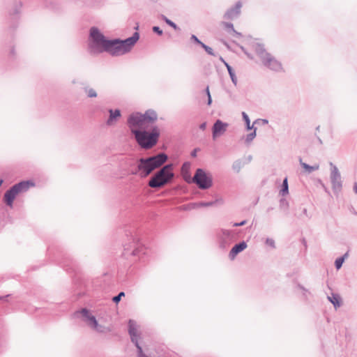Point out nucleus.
<instances>
[{"instance_id": "ea45409f", "label": "nucleus", "mask_w": 357, "mask_h": 357, "mask_svg": "<svg viewBox=\"0 0 357 357\" xmlns=\"http://www.w3.org/2000/svg\"><path fill=\"white\" fill-rule=\"evenodd\" d=\"M212 204L211 203H202L200 204L201 206H211Z\"/></svg>"}, {"instance_id": "9d476101", "label": "nucleus", "mask_w": 357, "mask_h": 357, "mask_svg": "<svg viewBox=\"0 0 357 357\" xmlns=\"http://www.w3.org/2000/svg\"><path fill=\"white\" fill-rule=\"evenodd\" d=\"M109 117L106 121V125L107 126H113L116 124L118 119L121 116V113L120 109H109Z\"/></svg>"}, {"instance_id": "cd10ccee", "label": "nucleus", "mask_w": 357, "mask_h": 357, "mask_svg": "<svg viewBox=\"0 0 357 357\" xmlns=\"http://www.w3.org/2000/svg\"><path fill=\"white\" fill-rule=\"evenodd\" d=\"M228 72H229V74L231 78V80L232 82L236 84V77L235 76V74L231 68V66H228Z\"/></svg>"}, {"instance_id": "412c9836", "label": "nucleus", "mask_w": 357, "mask_h": 357, "mask_svg": "<svg viewBox=\"0 0 357 357\" xmlns=\"http://www.w3.org/2000/svg\"><path fill=\"white\" fill-rule=\"evenodd\" d=\"M280 193L282 196H285L289 193L287 178L284 179Z\"/></svg>"}, {"instance_id": "4be33fe9", "label": "nucleus", "mask_w": 357, "mask_h": 357, "mask_svg": "<svg viewBox=\"0 0 357 357\" xmlns=\"http://www.w3.org/2000/svg\"><path fill=\"white\" fill-rule=\"evenodd\" d=\"M128 124L130 132L134 135V113H131L128 118Z\"/></svg>"}, {"instance_id": "72a5a7b5", "label": "nucleus", "mask_w": 357, "mask_h": 357, "mask_svg": "<svg viewBox=\"0 0 357 357\" xmlns=\"http://www.w3.org/2000/svg\"><path fill=\"white\" fill-rule=\"evenodd\" d=\"M206 92H207V95H208V104L211 105V95H210L208 87H207V89H206Z\"/></svg>"}, {"instance_id": "473e14b6", "label": "nucleus", "mask_w": 357, "mask_h": 357, "mask_svg": "<svg viewBox=\"0 0 357 357\" xmlns=\"http://www.w3.org/2000/svg\"><path fill=\"white\" fill-rule=\"evenodd\" d=\"M153 31L154 32L157 33L159 35H162V31L158 26H153Z\"/></svg>"}, {"instance_id": "4c0bfd02", "label": "nucleus", "mask_w": 357, "mask_h": 357, "mask_svg": "<svg viewBox=\"0 0 357 357\" xmlns=\"http://www.w3.org/2000/svg\"><path fill=\"white\" fill-rule=\"evenodd\" d=\"M128 174H134V169L133 167H130V168L128 170Z\"/></svg>"}, {"instance_id": "20e7f679", "label": "nucleus", "mask_w": 357, "mask_h": 357, "mask_svg": "<svg viewBox=\"0 0 357 357\" xmlns=\"http://www.w3.org/2000/svg\"><path fill=\"white\" fill-rule=\"evenodd\" d=\"M160 136V130L154 128L151 132L147 131H135V139L139 144L145 149H150L156 144Z\"/></svg>"}, {"instance_id": "39448f33", "label": "nucleus", "mask_w": 357, "mask_h": 357, "mask_svg": "<svg viewBox=\"0 0 357 357\" xmlns=\"http://www.w3.org/2000/svg\"><path fill=\"white\" fill-rule=\"evenodd\" d=\"M173 176L172 165H167L149 181V185L151 188H160L169 183Z\"/></svg>"}, {"instance_id": "0eeeda50", "label": "nucleus", "mask_w": 357, "mask_h": 357, "mask_svg": "<svg viewBox=\"0 0 357 357\" xmlns=\"http://www.w3.org/2000/svg\"><path fill=\"white\" fill-rule=\"evenodd\" d=\"M257 55L261 63L269 69L275 71L282 70V63L266 50L259 47L257 50Z\"/></svg>"}, {"instance_id": "7c9ffc66", "label": "nucleus", "mask_w": 357, "mask_h": 357, "mask_svg": "<svg viewBox=\"0 0 357 357\" xmlns=\"http://www.w3.org/2000/svg\"><path fill=\"white\" fill-rule=\"evenodd\" d=\"M242 114H243V119H244V120H245V121L246 123L247 128L249 129V130L251 129L252 127H250V121L248 116L245 112H243Z\"/></svg>"}, {"instance_id": "a18cd8bd", "label": "nucleus", "mask_w": 357, "mask_h": 357, "mask_svg": "<svg viewBox=\"0 0 357 357\" xmlns=\"http://www.w3.org/2000/svg\"><path fill=\"white\" fill-rule=\"evenodd\" d=\"M3 182V179H0V187L1 186Z\"/></svg>"}, {"instance_id": "2f4dec72", "label": "nucleus", "mask_w": 357, "mask_h": 357, "mask_svg": "<svg viewBox=\"0 0 357 357\" xmlns=\"http://www.w3.org/2000/svg\"><path fill=\"white\" fill-rule=\"evenodd\" d=\"M256 136V132H255V130L250 134L248 135L247 137H246V142H250Z\"/></svg>"}, {"instance_id": "e433bc0d", "label": "nucleus", "mask_w": 357, "mask_h": 357, "mask_svg": "<svg viewBox=\"0 0 357 357\" xmlns=\"http://www.w3.org/2000/svg\"><path fill=\"white\" fill-rule=\"evenodd\" d=\"M244 224H245V221H243V222H239V223H235V224L234 225V226H235V227H237V226H241V225H243Z\"/></svg>"}, {"instance_id": "37998d69", "label": "nucleus", "mask_w": 357, "mask_h": 357, "mask_svg": "<svg viewBox=\"0 0 357 357\" xmlns=\"http://www.w3.org/2000/svg\"><path fill=\"white\" fill-rule=\"evenodd\" d=\"M10 54H15V52H14V49H13V48L10 50Z\"/></svg>"}, {"instance_id": "1a4fd4ad", "label": "nucleus", "mask_w": 357, "mask_h": 357, "mask_svg": "<svg viewBox=\"0 0 357 357\" xmlns=\"http://www.w3.org/2000/svg\"><path fill=\"white\" fill-rule=\"evenodd\" d=\"M228 124L223 123L220 120H218L213 127V139L222 135L227 130Z\"/></svg>"}, {"instance_id": "bb28decb", "label": "nucleus", "mask_w": 357, "mask_h": 357, "mask_svg": "<svg viewBox=\"0 0 357 357\" xmlns=\"http://www.w3.org/2000/svg\"><path fill=\"white\" fill-rule=\"evenodd\" d=\"M125 296V293L123 291H121L118 295H116L112 298V301L114 303H118L121 301L122 296Z\"/></svg>"}, {"instance_id": "a19ab883", "label": "nucleus", "mask_w": 357, "mask_h": 357, "mask_svg": "<svg viewBox=\"0 0 357 357\" xmlns=\"http://www.w3.org/2000/svg\"><path fill=\"white\" fill-rule=\"evenodd\" d=\"M138 38H139V36H138L137 33H135V42L138 40Z\"/></svg>"}, {"instance_id": "7ed1b4c3", "label": "nucleus", "mask_w": 357, "mask_h": 357, "mask_svg": "<svg viewBox=\"0 0 357 357\" xmlns=\"http://www.w3.org/2000/svg\"><path fill=\"white\" fill-rule=\"evenodd\" d=\"M35 186V183L31 181H22L13 185L4 194L3 201L6 204L13 207V202L16 196L21 192H26L31 187Z\"/></svg>"}, {"instance_id": "f704fd0d", "label": "nucleus", "mask_w": 357, "mask_h": 357, "mask_svg": "<svg viewBox=\"0 0 357 357\" xmlns=\"http://www.w3.org/2000/svg\"><path fill=\"white\" fill-rule=\"evenodd\" d=\"M266 243H267V244H268V245H271V246H273V243H274V242H273V240H268H268L266 241Z\"/></svg>"}, {"instance_id": "09e8293b", "label": "nucleus", "mask_w": 357, "mask_h": 357, "mask_svg": "<svg viewBox=\"0 0 357 357\" xmlns=\"http://www.w3.org/2000/svg\"><path fill=\"white\" fill-rule=\"evenodd\" d=\"M356 192H357V186H355Z\"/></svg>"}, {"instance_id": "8fccbe9b", "label": "nucleus", "mask_w": 357, "mask_h": 357, "mask_svg": "<svg viewBox=\"0 0 357 357\" xmlns=\"http://www.w3.org/2000/svg\"><path fill=\"white\" fill-rule=\"evenodd\" d=\"M1 298H2V297H1V296H0V300H1Z\"/></svg>"}, {"instance_id": "de8ad7c7", "label": "nucleus", "mask_w": 357, "mask_h": 357, "mask_svg": "<svg viewBox=\"0 0 357 357\" xmlns=\"http://www.w3.org/2000/svg\"><path fill=\"white\" fill-rule=\"evenodd\" d=\"M3 182V179H0V187L1 186Z\"/></svg>"}, {"instance_id": "c9c22d12", "label": "nucleus", "mask_w": 357, "mask_h": 357, "mask_svg": "<svg viewBox=\"0 0 357 357\" xmlns=\"http://www.w3.org/2000/svg\"><path fill=\"white\" fill-rule=\"evenodd\" d=\"M192 38H194V39H195V40L197 43H199L200 45H201V43H202V42H201V41H200V40H199L196 36H192Z\"/></svg>"}, {"instance_id": "423d86ee", "label": "nucleus", "mask_w": 357, "mask_h": 357, "mask_svg": "<svg viewBox=\"0 0 357 357\" xmlns=\"http://www.w3.org/2000/svg\"><path fill=\"white\" fill-rule=\"evenodd\" d=\"M122 231L126 239L123 240V251L122 255L124 258L128 259L134 255V245L132 237V226L131 224L123 222L121 227Z\"/></svg>"}, {"instance_id": "4468645a", "label": "nucleus", "mask_w": 357, "mask_h": 357, "mask_svg": "<svg viewBox=\"0 0 357 357\" xmlns=\"http://www.w3.org/2000/svg\"><path fill=\"white\" fill-rule=\"evenodd\" d=\"M247 248V244L242 242L239 244L235 245L231 250L229 256L231 260L234 259L236 256Z\"/></svg>"}, {"instance_id": "c85d7f7f", "label": "nucleus", "mask_w": 357, "mask_h": 357, "mask_svg": "<svg viewBox=\"0 0 357 357\" xmlns=\"http://www.w3.org/2000/svg\"><path fill=\"white\" fill-rule=\"evenodd\" d=\"M201 46L206 50V52L211 55H214L213 51L211 47L206 45L204 43H201Z\"/></svg>"}, {"instance_id": "49530a36", "label": "nucleus", "mask_w": 357, "mask_h": 357, "mask_svg": "<svg viewBox=\"0 0 357 357\" xmlns=\"http://www.w3.org/2000/svg\"><path fill=\"white\" fill-rule=\"evenodd\" d=\"M3 182V179H0V187L1 186Z\"/></svg>"}, {"instance_id": "5701e85b", "label": "nucleus", "mask_w": 357, "mask_h": 357, "mask_svg": "<svg viewBox=\"0 0 357 357\" xmlns=\"http://www.w3.org/2000/svg\"><path fill=\"white\" fill-rule=\"evenodd\" d=\"M128 333L130 337V340L134 342V322L132 319L128 321Z\"/></svg>"}, {"instance_id": "6e6552de", "label": "nucleus", "mask_w": 357, "mask_h": 357, "mask_svg": "<svg viewBox=\"0 0 357 357\" xmlns=\"http://www.w3.org/2000/svg\"><path fill=\"white\" fill-rule=\"evenodd\" d=\"M192 181L195 182L199 188L207 189L211 186V178L202 169H198Z\"/></svg>"}, {"instance_id": "c03bdc74", "label": "nucleus", "mask_w": 357, "mask_h": 357, "mask_svg": "<svg viewBox=\"0 0 357 357\" xmlns=\"http://www.w3.org/2000/svg\"><path fill=\"white\" fill-rule=\"evenodd\" d=\"M3 182V179H0V187L1 186Z\"/></svg>"}, {"instance_id": "a878e982", "label": "nucleus", "mask_w": 357, "mask_h": 357, "mask_svg": "<svg viewBox=\"0 0 357 357\" xmlns=\"http://www.w3.org/2000/svg\"><path fill=\"white\" fill-rule=\"evenodd\" d=\"M22 6V4L21 2H20L18 5H16L14 7L12 12L10 13V15H18L20 13Z\"/></svg>"}, {"instance_id": "9b49d317", "label": "nucleus", "mask_w": 357, "mask_h": 357, "mask_svg": "<svg viewBox=\"0 0 357 357\" xmlns=\"http://www.w3.org/2000/svg\"><path fill=\"white\" fill-rule=\"evenodd\" d=\"M157 119V115L154 112H147L144 115L135 114V123L139 121L153 122Z\"/></svg>"}, {"instance_id": "6ab92c4d", "label": "nucleus", "mask_w": 357, "mask_h": 357, "mask_svg": "<svg viewBox=\"0 0 357 357\" xmlns=\"http://www.w3.org/2000/svg\"><path fill=\"white\" fill-rule=\"evenodd\" d=\"M83 90L88 98H96L98 96L96 90L93 88L89 87V86H84Z\"/></svg>"}, {"instance_id": "aec40b11", "label": "nucleus", "mask_w": 357, "mask_h": 357, "mask_svg": "<svg viewBox=\"0 0 357 357\" xmlns=\"http://www.w3.org/2000/svg\"><path fill=\"white\" fill-rule=\"evenodd\" d=\"M300 162L303 168L307 173H310L313 171L317 170L319 169L318 165H314L313 166L308 165L307 164L303 162L301 160H300Z\"/></svg>"}, {"instance_id": "79ce46f5", "label": "nucleus", "mask_w": 357, "mask_h": 357, "mask_svg": "<svg viewBox=\"0 0 357 357\" xmlns=\"http://www.w3.org/2000/svg\"><path fill=\"white\" fill-rule=\"evenodd\" d=\"M205 126H206V124H205V123H203V124L201 126V128H202V129H204V128H205Z\"/></svg>"}, {"instance_id": "dca6fc26", "label": "nucleus", "mask_w": 357, "mask_h": 357, "mask_svg": "<svg viewBox=\"0 0 357 357\" xmlns=\"http://www.w3.org/2000/svg\"><path fill=\"white\" fill-rule=\"evenodd\" d=\"M190 164L188 162H185L183 165L181 167V174L183 175V178L187 182H190L192 178H191L190 174Z\"/></svg>"}, {"instance_id": "b1692460", "label": "nucleus", "mask_w": 357, "mask_h": 357, "mask_svg": "<svg viewBox=\"0 0 357 357\" xmlns=\"http://www.w3.org/2000/svg\"><path fill=\"white\" fill-rule=\"evenodd\" d=\"M222 28L228 32H235L233 24L228 22H222L221 24Z\"/></svg>"}, {"instance_id": "58836bf2", "label": "nucleus", "mask_w": 357, "mask_h": 357, "mask_svg": "<svg viewBox=\"0 0 357 357\" xmlns=\"http://www.w3.org/2000/svg\"><path fill=\"white\" fill-rule=\"evenodd\" d=\"M220 60L224 63L227 68L228 69V66H230L222 58H220Z\"/></svg>"}, {"instance_id": "393cba45", "label": "nucleus", "mask_w": 357, "mask_h": 357, "mask_svg": "<svg viewBox=\"0 0 357 357\" xmlns=\"http://www.w3.org/2000/svg\"><path fill=\"white\" fill-rule=\"evenodd\" d=\"M347 257V253H346L342 257L338 258L335 260V266L337 269H340L344 261L345 257Z\"/></svg>"}, {"instance_id": "f3484780", "label": "nucleus", "mask_w": 357, "mask_h": 357, "mask_svg": "<svg viewBox=\"0 0 357 357\" xmlns=\"http://www.w3.org/2000/svg\"><path fill=\"white\" fill-rule=\"evenodd\" d=\"M328 299L333 304L335 307H338L341 305L342 300L338 294H332L331 296H328Z\"/></svg>"}, {"instance_id": "f03ea898", "label": "nucleus", "mask_w": 357, "mask_h": 357, "mask_svg": "<svg viewBox=\"0 0 357 357\" xmlns=\"http://www.w3.org/2000/svg\"><path fill=\"white\" fill-rule=\"evenodd\" d=\"M72 317L73 319H80L91 330L95 331L97 333L105 334L111 331L109 327L99 324L91 311L86 307L75 311Z\"/></svg>"}, {"instance_id": "f257e3e1", "label": "nucleus", "mask_w": 357, "mask_h": 357, "mask_svg": "<svg viewBox=\"0 0 357 357\" xmlns=\"http://www.w3.org/2000/svg\"><path fill=\"white\" fill-rule=\"evenodd\" d=\"M89 39V48L92 54L107 52L112 56H119L130 52L134 45V34L125 40H110L96 26L90 28Z\"/></svg>"}, {"instance_id": "a211bd4d", "label": "nucleus", "mask_w": 357, "mask_h": 357, "mask_svg": "<svg viewBox=\"0 0 357 357\" xmlns=\"http://www.w3.org/2000/svg\"><path fill=\"white\" fill-rule=\"evenodd\" d=\"M138 349V357H151V353L147 347H142L137 345Z\"/></svg>"}, {"instance_id": "c756f323", "label": "nucleus", "mask_w": 357, "mask_h": 357, "mask_svg": "<svg viewBox=\"0 0 357 357\" xmlns=\"http://www.w3.org/2000/svg\"><path fill=\"white\" fill-rule=\"evenodd\" d=\"M163 19L166 22V23L167 24H169V26H171L172 28H174L175 30H176L178 29L176 24L175 23H174L173 22H172L170 20H169L168 18H167L166 17H163Z\"/></svg>"}, {"instance_id": "ddd939ff", "label": "nucleus", "mask_w": 357, "mask_h": 357, "mask_svg": "<svg viewBox=\"0 0 357 357\" xmlns=\"http://www.w3.org/2000/svg\"><path fill=\"white\" fill-rule=\"evenodd\" d=\"M241 8L242 3L241 2L236 3L234 8L227 10V12L225 14V18L227 20L234 19L240 14Z\"/></svg>"}, {"instance_id": "2eb2a0df", "label": "nucleus", "mask_w": 357, "mask_h": 357, "mask_svg": "<svg viewBox=\"0 0 357 357\" xmlns=\"http://www.w3.org/2000/svg\"><path fill=\"white\" fill-rule=\"evenodd\" d=\"M167 160V156L165 153H160L155 156L151 157V161L155 168L159 167Z\"/></svg>"}, {"instance_id": "f8f14e48", "label": "nucleus", "mask_w": 357, "mask_h": 357, "mask_svg": "<svg viewBox=\"0 0 357 357\" xmlns=\"http://www.w3.org/2000/svg\"><path fill=\"white\" fill-rule=\"evenodd\" d=\"M139 168L144 172L145 176L148 175L155 169L153 162L151 161V158L146 160H141Z\"/></svg>"}]
</instances>
